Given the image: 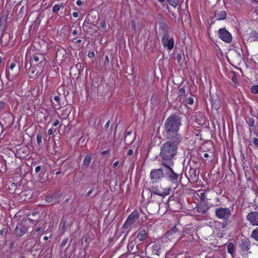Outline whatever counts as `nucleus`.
<instances>
[{"mask_svg":"<svg viewBox=\"0 0 258 258\" xmlns=\"http://www.w3.org/2000/svg\"><path fill=\"white\" fill-rule=\"evenodd\" d=\"M181 124L179 116L172 114L168 117L164 122V135L167 140L181 142L182 136L178 131Z\"/></svg>","mask_w":258,"mask_h":258,"instance_id":"obj_1","label":"nucleus"},{"mask_svg":"<svg viewBox=\"0 0 258 258\" xmlns=\"http://www.w3.org/2000/svg\"><path fill=\"white\" fill-rule=\"evenodd\" d=\"M181 142H175L174 140H168L161 147L160 156L161 158L162 165L164 167L172 166V160L176 155L177 146Z\"/></svg>","mask_w":258,"mask_h":258,"instance_id":"obj_2","label":"nucleus"},{"mask_svg":"<svg viewBox=\"0 0 258 258\" xmlns=\"http://www.w3.org/2000/svg\"><path fill=\"white\" fill-rule=\"evenodd\" d=\"M146 194H153L162 197H164L170 194L169 188H163L161 185L152 186L150 189L143 190L142 192V197L144 198V195Z\"/></svg>","mask_w":258,"mask_h":258,"instance_id":"obj_3","label":"nucleus"},{"mask_svg":"<svg viewBox=\"0 0 258 258\" xmlns=\"http://www.w3.org/2000/svg\"><path fill=\"white\" fill-rule=\"evenodd\" d=\"M166 27L167 26L163 23L160 25V28L164 30L162 43L164 47L167 48L169 50H171L174 47V41L173 38L169 35L168 33L164 30Z\"/></svg>","mask_w":258,"mask_h":258,"instance_id":"obj_4","label":"nucleus"},{"mask_svg":"<svg viewBox=\"0 0 258 258\" xmlns=\"http://www.w3.org/2000/svg\"><path fill=\"white\" fill-rule=\"evenodd\" d=\"M215 214L218 219L223 220L225 221H227L231 215L229 208L223 207L216 208L215 210Z\"/></svg>","mask_w":258,"mask_h":258,"instance_id":"obj_5","label":"nucleus"},{"mask_svg":"<svg viewBox=\"0 0 258 258\" xmlns=\"http://www.w3.org/2000/svg\"><path fill=\"white\" fill-rule=\"evenodd\" d=\"M139 213L137 211H134L128 217L126 220L123 224L122 227L123 229H129L130 226L134 224L136 220L139 218Z\"/></svg>","mask_w":258,"mask_h":258,"instance_id":"obj_6","label":"nucleus"},{"mask_svg":"<svg viewBox=\"0 0 258 258\" xmlns=\"http://www.w3.org/2000/svg\"><path fill=\"white\" fill-rule=\"evenodd\" d=\"M219 37L223 41L227 43H230L232 41L231 34L225 29L221 28L218 32Z\"/></svg>","mask_w":258,"mask_h":258,"instance_id":"obj_7","label":"nucleus"},{"mask_svg":"<svg viewBox=\"0 0 258 258\" xmlns=\"http://www.w3.org/2000/svg\"><path fill=\"white\" fill-rule=\"evenodd\" d=\"M171 166H169V167H165L166 168V170L165 171V175L170 182L173 183H176L177 182L178 175L173 171Z\"/></svg>","mask_w":258,"mask_h":258,"instance_id":"obj_8","label":"nucleus"},{"mask_svg":"<svg viewBox=\"0 0 258 258\" xmlns=\"http://www.w3.org/2000/svg\"><path fill=\"white\" fill-rule=\"evenodd\" d=\"M26 219L24 218L22 219V222L19 223L16 227L14 230V234L17 237H21L25 234V232L27 230V228L23 225V222H25Z\"/></svg>","mask_w":258,"mask_h":258,"instance_id":"obj_9","label":"nucleus"},{"mask_svg":"<svg viewBox=\"0 0 258 258\" xmlns=\"http://www.w3.org/2000/svg\"><path fill=\"white\" fill-rule=\"evenodd\" d=\"M164 173L161 169H153L150 173V177L153 182H157L163 177Z\"/></svg>","mask_w":258,"mask_h":258,"instance_id":"obj_10","label":"nucleus"},{"mask_svg":"<svg viewBox=\"0 0 258 258\" xmlns=\"http://www.w3.org/2000/svg\"><path fill=\"white\" fill-rule=\"evenodd\" d=\"M150 194V200L149 202L148 206L150 207L152 204H154L155 206V211H158L159 209V206L162 202V199L160 197H157L156 195L153 194Z\"/></svg>","mask_w":258,"mask_h":258,"instance_id":"obj_11","label":"nucleus"},{"mask_svg":"<svg viewBox=\"0 0 258 258\" xmlns=\"http://www.w3.org/2000/svg\"><path fill=\"white\" fill-rule=\"evenodd\" d=\"M178 235L179 233L177 228L176 226H173L170 230L166 232L165 237L169 241H171L174 239L177 238Z\"/></svg>","mask_w":258,"mask_h":258,"instance_id":"obj_12","label":"nucleus"},{"mask_svg":"<svg viewBox=\"0 0 258 258\" xmlns=\"http://www.w3.org/2000/svg\"><path fill=\"white\" fill-rule=\"evenodd\" d=\"M247 220L253 226H258V212L249 213L246 217Z\"/></svg>","mask_w":258,"mask_h":258,"instance_id":"obj_13","label":"nucleus"},{"mask_svg":"<svg viewBox=\"0 0 258 258\" xmlns=\"http://www.w3.org/2000/svg\"><path fill=\"white\" fill-rule=\"evenodd\" d=\"M97 21L96 15H94L93 13L89 14L84 21L83 26L86 24L95 25Z\"/></svg>","mask_w":258,"mask_h":258,"instance_id":"obj_14","label":"nucleus"},{"mask_svg":"<svg viewBox=\"0 0 258 258\" xmlns=\"http://www.w3.org/2000/svg\"><path fill=\"white\" fill-rule=\"evenodd\" d=\"M209 209L208 203H205L204 202L201 203L197 207V212L201 214H204L206 213Z\"/></svg>","mask_w":258,"mask_h":258,"instance_id":"obj_15","label":"nucleus"},{"mask_svg":"<svg viewBox=\"0 0 258 258\" xmlns=\"http://www.w3.org/2000/svg\"><path fill=\"white\" fill-rule=\"evenodd\" d=\"M227 13L224 10H218L216 11L214 18L217 20H223L226 19Z\"/></svg>","mask_w":258,"mask_h":258,"instance_id":"obj_16","label":"nucleus"},{"mask_svg":"<svg viewBox=\"0 0 258 258\" xmlns=\"http://www.w3.org/2000/svg\"><path fill=\"white\" fill-rule=\"evenodd\" d=\"M249 241L247 239H242L240 244L241 248L244 251H246L249 249Z\"/></svg>","mask_w":258,"mask_h":258,"instance_id":"obj_17","label":"nucleus"},{"mask_svg":"<svg viewBox=\"0 0 258 258\" xmlns=\"http://www.w3.org/2000/svg\"><path fill=\"white\" fill-rule=\"evenodd\" d=\"M147 237V231L145 229H142L140 230L137 235V238L140 240L142 241L146 239Z\"/></svg>","mask_w":258,"mask_h":258,"instance_id":"obj_18","label":"nucleus"},{"mask_svg":"<svg viewBox=\"0 0 258 258\" xmlns=\"http://www.w3.org/2000/svg\"><path fill=\"white\" fill-rule=\"evenodd\" d=\"M57 196L56 194L48 196L46 197L45 200L48 203L54 204L56 202Z\"/></svg>","mask_w":258,"mask_h":258,"instance_id":"obj_19","label":"nucleus"},{"mask_svg":"<svg viewBox=\"0 0 258 258\" xmlns=\"http://www.w3.org/2000/svg\"><path fill=\"white\" fill-rule=\"evenodd\" d=\"M92 160V157L91 156L89 155H87L84 159L83 161V165L86 167L89 166V164H90V162Z\"/></svg>","mask_w":258,"mask_h":258,"instance_id":"obj_20","label":"nucleus"},{"mask_svg":"<svg viewBox=\"0 0 258 258\" xmlns=\"http://www.w3.org/2000/svg\"><path fill=\"white\" fill-rule=\"evenodd\" d=\"M251 236L256 241H258V227H257L252 231Z\"/></svg>","mask_w":258,"mask_h":258,"instance_id":"obj_21","label":"nucleus"},{"mask_svg":"<svg viewBox=\"0 0 258 258\" xmlns=\"http://www.w3.org/2000/svg\"><path fill=\"white\" fill-rule=\"evenodd\" d=\"M228 252L230 254H233L234 252V246L233 243H229L227 246Z\"/></svg>","mask_w":258,"mask_h":258,"instance_id":"obj_22","label":"nucleus"},{"mask_svg":"<svg viewBox=\"0 0 258 258\" xmlns=\"http://www.w3.org/2000/svg\"><path fill=\"white\" fill-rule=\"evenodd\" d=\"M168 3L174 8H176L179 4V0H167Z\"/></svg>","mask_w":258,"mask_h":258,"instance_id":"obj_23","label":"nucleus"},{"mask_svg":"<svg viewBox=\"0 0 258 258\" xmlns=\"http://www.w3.org/2000/svg\"><path fill=\"white\" fill-rule=\"evenodd\" d=\"M153 251L155 253L158 254L159 249H160V245L158 243H154L152 246Z\"/></svg>","mask_w":258,"mask_h":258,"instance_id":"obj_24","label":"nucleus"},{"mask_svg":"<svg viewBox=\"0 0 258 258\" xmlns=\"http://www.w3.org/2000/svg\"><path fill=\"white\" fill-rule=\"evenodd\" d=\"M254 120L253 118H249L248 119V121L247 122L248 124V125L249 126V131L251 133V127H253L254 126Z\"/></svg>","mask_w":258,"mask_h":258,"instance_id":"obj_25","label":"nucleus"},{"mask_svg":"<svg viewBox=\"0 0 258 258\" xmlns=\"http://www.w3.org/2000/svg\"><path fill=\"white\" fill-rule=\"evenodd\" d=\"M185 91L183 88H181L179 89L177 95L178 97H181L185 95Z\"/></svg>","mask_w":258,"mask_h":258,"instance_id":"obj_26","label":"nucleus"},{"mask_svg":"<svg viewBox=\"0 0 258 258\" xmlns=\"http://www.w3.org/2000/svg\"><path fill=\"white\" fill-rule=\"evenodd\" d=\"M44 59V56L42 54H39L38 55H35L33 57L34 61L38 62L40 60L42 61Z\"/></svg>","mask_w":258,"mask_h":258,"instance_id":"obj_27","label":"nucleus"},{"mask_svg":"<svg viewBox=\"0 0 258 258\" xmlns=\"http://www.w3.org/2000/svg\"><path fill=\"white\" fill-rule=\"evenodd\" d=\"M251 91L254 94H258V85L252 86Z\"/></svg>","mask_w":258,"mask_h":258,"instance_id":"obj_28","label":"nucleus"},{"mask_svg":"<svg viewBox=\"0 0 258 258\" xmlns=\"http://www.w3.org/2000/svg\"><path fill=\"white\" fill-rule=\"evenodd\" d=\"M61 7V5H55L53 7V12L54 13H57V12H58L59 10H60V7Z\"/></svg>","mask_w":258,"mask_h":258,"instance_id":"obj_29","label":"nucleus"},{"mask_svg":"<svg viewBox=\"0 0 258 258\" xmlns=\"http://www.w3.org/2000/svg\"><path fill=\"white\" fill-rule=\"evenodd\" d=\"M199 197L201 200L202 201V202H203L206 198V193L204 192H201L200 194L199 195Z\"/></svg>","mask_w":258,"mask_h":258,"instance_id":"obj_30","label":"nucleus"},{"mask_svg":"<svg viewBox=\"0 0 258 258\" xmlns=\"http://www.w3.org/2000/svg\"><path fill=\"white\" fill-rule=\"evenodd\" d=\"M184 56L183 54L178 53L176 56V60L178 63L180 62L182 60V56Z\"/></svg>","mask_w":258,"mask_h":258,"instance_id":"obj_31","label":"nucleus"},{"mask_svg":"<svg viewBox=\"0 0 258 258\" xmlns=\"http://www.w3.org/2000/svg\"><path fill=\"white\" fill-rule=\"evenodd\" d=\"M186 102L187 104H188L189 105H192L194 102V98L192 97H189V98H187L186 100Z\"/></svg>","mask_w":258,"mask_h":258,"instance_id":"obj_32","label":"nucleus"},{"mask_svg":"<svg viewBox=\"0 0 258 258\" xmlns=\"http://www.w3.org/2000/svg\"><path fill=\"white\" fill-rule=\"evenodd\" d=\"M252 143L256 148H258V139L254 138L252 140Z\"/></svg>","mask_w":258,"mask_h":258,"instance_id":"obj_33","label":"nucleus"},{"mask_svg":"<svg viewBox=\"0 0 258 258\" xmlns=\"http://www.w3.org/2000/svg\"><path fill=\"white\" fill-rule=\"evenodd\" d=\"M100 26H101V29H102L103 30H105V29L106 28V22L104 21H102L100 23Z\"/></svg>","mask_w":258,"mask_h":258,"instance_id":"obj_34","label":"nucleus"},{"mask_svg":"<svg viewBox=\"0 0 258 258\" xmlns=\"http://www.w3.org/2000/svg\"><path fill=\"white\" fill-rule=\"evenodd\" d=\"M36 141L38 145H40V144L42 142V137L40 135L37 136Z\"/></svg>","mask_w":258,"mask_h":258,"instance_id":"obj_35","label":"nucleus"},{"mask_svg":"<svg viewBox=\"0 0 258 258\" xmlns=\"http://www.w3.org/2000/svg\"><path fill=\"white\" fill-rule=\"evenodd\" d=\"M132 29L136 31V23L135 21H132L131 23Z\"/></svg>","mask_w":258,"mask_h":258,"instance_id":"obj_36","label":"nucleus"},{"mask_svg":"<svg viewBox=\"0 0 258 258\" xmlns=\"http://www.w3.org/2000/svg\"><path fill=\"white\" fill-rule=\"evenodd\" d=\"M54 100L57 103L58 105H60V99L59 96H55L54 97Z\"/></svg>","mask_w":258,"mask_h":258,"instance_id":"obj_37","label":"nucleus"},{"mask_svg":"<svg viewBox=\"0 0 258 258\" xmlns=\"http://www.w3.org/2000/svg\"><path fill=\"white\" fill-rule=\"evenodd\" d=\"M135 246V244L133 242H131L128 245V249L129 250H133V248Z\"/></svg>","mask_w":258,"mask_h":258,"instance_id":"obj_38","label":"nucleus"},{"mask_svg":"<svg viewBox=\"0 0 258 258\" xmlns=\"http://www.w3.org/2000/svg\"><path fill=\"white\" fill-rule=\"evenodd\" d=\"M66 224H67L66 221H62L60 223V225L62 227V228H63V229H64L66 227Z\"/></svg>","mask_w":258,"mask_h":258,"instance_id":"obj_39","label":"nucleus"},{"mask_svg":"<svg viewBox=\"0 0 258 258\" xmlns=\"http://www.w3.org/2000/svg\"><path fill=\"white\" fill-rule=\"evenodd\" d=\"M109 152H110V150H107L103 151L101 152V154L102 155H105L106 154H109Z\"/></svg>","mask_w":258,"mask_h":258,"instance_id":"obj_40","label":"nucleus"},{"mask_svg":"<svg viewBox=\"0 0 258 258\" xmlns=\"http://www.w3.org/2000/svg\"><path fill=\"white\" fill-rule=\"evenodd\" d=\"M68 241V239L67 238L63 239L61 243V246H64L67 243Z\"/></svg>","mask_w":258,"mask_h":258,"instance_id":"obj_41","label":"nucleus"},{"mask_svg":"<svg viewBox=\"0 0 258 258\" xmlns=\"http://www.w3.org/2000/svg\"><path fill=\"white\" fill-rule=\"evenodd\" d=\"M134 154V151L132 149H130L127 152V155L131 156Z\"/></svg>","mask_w":258,"mask_h":258,"instance_id":"obj_42","label":"nucleus"},{"mask_svg":"<svg viewBox=\"0 0 258 258\" xmlns=\"http://www.w3.org/2000/svg\"><path fill=\"white\" fill-rule=\"evenodd\" d=\"M131 135V132H128L127 133V135L125 136V138H124V142L127 143V142L128 141V140H127V136H130Z\"/></svg>","mask_w":258,"mask_h":258,"instance_id":"obj_43","label":"nucleus"},{"mask_svg":"<svg viewBox=\"0 0 258 258\" xmlns=\"http://www.w3.org/2000/svg\"><path fill=\"white\" fill-rule=\"evenodd\" d=\"M6 230L5 228H3L0 230V235H1V236H3L4 235V234L6 232Z\"/></svg>","mask_w":258,"mask_h":258,"instance_id":"obj_44","label":"nucleus"},{"mask_svg":"<svg viewBox=\"0 0 258 258\" xmlns=\"http://www.w3.org/2000/svg\"><path fill=\"white\" fill-rule=\"evenodd\" d=\"M5 103L3 101H0V110H2L5 106Z\"/></svg>","mask_w":258,"mask_h":258,"instance_id":"obj_45","label":"nucleus"},{"mask_svg":"<svg viewBox=\"0 0 258 258\" xmlns=\"http://www.w3.org/2000/svg\"><path fill=\"white\" fill-rule=\"evenodd\" d=\"M105 64H107L109 63V58L108 56H106L104 60Z\"/></svg>","mask_w":258,"mask_h":258,"instance_id":"obj_46","label":"nucleus"},{"mask_svg":"<svg viewBox=\"0 0 258 258\" xmlns=\"http://www.w3.org/2000/svg\"><path fill=\"white\" fill-rule=\"evenodd\" d=\"M16 67V64L14 62H12L10 64V68L11 70H13V69Z\"/></svg>","mask_w":258,"mask_h":258,"instance_id":"obj_47","label":"nucleus"},{"mask_svg":"<svg viewBox=\"0 0 258 258\" xmlns=\"http://www.w3.org/2000/svg\"><path fill=\"white\" fill-rule=\"evenodd\" d=\"M59 123V121L58 119H56L54 122L52 123V125L54 126L57 125Z\"/></svg>","mask_w":258,"mask_h":258,"instance_id":"obj_48","label":"nucleus"},{"mask_svg":"<svg viewBox=\"0 0 258 258\" xmlns=\"http://www.w3.org/2000/svg\"><path fill=\"white\" fill-rule=\"evenodd\" d=\"M40 169H41V166H37L35 168V172H36V173H38V172H39V171H40Z\"/></svg>","mask_w":258,"mask_h":258,"instance_id":"obj_49","label":"nucleus"},{"mask_svg":"<svg viewBox=\"0 0 258 258\" xmlns=\"http://www.w3.org/2000/svg\"><path fill=\"white\" fill-rule=\"evenodd\" d=\"M93 191V189H90V190H89L87 193L86 194V196L87 197H88L92 193V192Z\"/></svg>","mask_w":258,"mask_h":258,"instance_id":"obj_50","label":"nucleus"},{"mask_svg":"<svg viewBox=\"0 0 258 258\" xmlns=\"http://www.w3.org/2000/svg\"><path fill=\"white\" fill-rule=\"evenodd\" d=\"M82 4H83V2L81 0H78L76 2V4L79 6L82 5Z\"/></svg>","mask_w":258,"mask_h":258,"instance_id":"obj_51","label":"nucleus"},{"mask_svg":"<svg viewBox=\"0 0 258 258\" xmlns=\"http://www.w3.org/2000/svg\"><path fill=\"white\" fill-rule=\"evenodd\" d=\"M88 56L90 58H93L94 56V52H89L88 53Z\"/></svg>","mask_w":258,"mask_h":258,"instance_id":"obj_52","label":"nucleus"},{"mask_svg":"<svg viewBox=\"0 0 258 258\" xmlns=\"http://www.w3.org/2000/svg\"><path fill=\"white\" fill-rule=\"evenodd\" d=\"M109 125H110V121H109V120H108V121L106 123V124H105V128L106 129H107V128L109 127Z\"/></svg>","mask_w":258,"mask_h":258,"instance_id":"obj_53","label":"nucleus"},{"mask_svg":"<svg viewBox=\"0 0 258 258\" xmlns=\"http://www.w3.org/2000/svg\"><path fill=\"white\" fill-rule=\"evenodd\" d=\"M73 16L75 18H77L78 17V16H79V14H78V13L77 12H74L73 13Z\"/></svg>","mask_w":258,"mask_h":258,"instance_id":"obj_54","label":"nucleus"},{"mask_svg":"<svg viewBox=\"0 0 258 258\" xmlns=\"http://www.w3.org/2000/svg\"><path fill=\"white\" fill-rule=\"evenodd\" d=\"M52 134H53V130H52V128L49 129L48 131V134L49 135H51Z\"/></svg>","mask_w":258,"mask_h":258,"instance_id":"obj_55","label":"nucleus"},{"mask_svg":"<svg viewBox=\"0 0 258 258\" xmlns=\"http://www.w3.org/2000/svg\"><path fill=\"white\" fill-rule=\"evenodd\" d=\"M209 154H208L207 153H205L203 154V157L205 158H207L209 157Z\"/></svg>","mask_w":258,"mask_h":258,"instance_id":"obj_56","label":"nucleus"},{"mask_svg":"<svg viewBox=\"0 0 258 258\" xmlns=\"http://www.w3.org/2000/svg\"><path fill=\"white\" fill-rule=\"evenodd\" d=\"M118 165V161H116L113 164V167L114 168L116 167L117 165Z\"/></svg>","mask_w":258,"mask_h":258,"instance_id":"obj_57","label":"nucleus"},{"mask_svg":"<svg viewBox=\"0 0 258 258\" xmlns=\"http://www.w3.org/2000/svg\"><path fill=\"white\" fill-rule=\"evenodd\" d=\"M77 34H78V31H77L76 29L74 30L73 31V34L74 35H77Z\"/></svg>","mask_w":258,"mask_h":258,"instance_id":"obj_58","label":"nucleus"},{"mask_svg":"<svg viewBox=\"0 0 258 258\" xmlns=\"http://www.w3.org/2000/svg\"><path fill=\"white\" fill-rule=\"evenodd\" d=\"M213 107H214L216 110H217V109H219V106H218V105H216V104H213Z\"/></svg>","mask_w":258,"mask_h":258,"instance_id":"obj_59","label":"nucleus"},{"mask_svg":"<svg viewBox=\"0 0 258 258\" xmlns=\"http://www.w3.org/2000/svg\"><path fill=\"white\" fill-rule=\"evenodd\" d=\"M26 196L25 192L23 191V192H21V196L22 197H23V196Z\"/></svg>","mask_w":258,"mask_h":258,"instance_id":"obj_60","label":"nucleus"},{"mask_svg":"<svg viewBox=\"0 0 258 258\" xmlns=\"http://www.w3.org/2000/svg\"><path fill=\"white\" fill-rule=\"evenodd\" d=\"M41 227H38L36 229V231L39 232L41 230Z\"/></svg>","mask_w":258,"mask_h":258,"instance_id":"obj_61","label":"nucleus"},{"mask_svg":"<svg viewBox=\"0 0 258 258\" xmlns=\"http://www.w3.org/2000/svg\"><path fill=\"white\" fill-rule=\"evenodd\" d=\"M237 54H238V56H239V57L240 58H241L242 57V55L241 53L239 52L237 53Z\"/></svg>","mask_w":258,"mask_h":258,"instance_id":"obj_62","label":"nucleus"},{"mask_svg":"<svg viewBox=\"0 0 258 258\" xmlns=\"http://www.w3.org/2000/svg\"><path fill=\"white\" fill-rule=\"evenodd\" d=\"M81 42H82L81 39H78V40H77L76 41V43H81Z\"/></svg>","mask_w":258,"mask_h":258,"instance_id":"obj_63","label":"nucleus"},{"mask_svg":"<svg viewBox=\"0 0 258 258\" xmlns=\"http://www.w3.org/2000/svg\"><path fill=\"white\" fill-rule=\"evenodd\" d=\"M16 183H15V182H12V183H11V186H12V187H14V186H16Z\"/></svg>","mask_w":258,"mask_h":258,"instance_id":"obj_64","label":"nucleus"}]
</instances>
